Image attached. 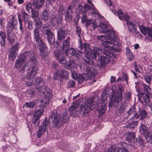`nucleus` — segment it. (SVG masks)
<instances>
[{
    "mask_svg": "<svg viewBox=\"0 0 152 152\" xmlns=\"http://www.w3.org/2000/svg\"><path fill=\"white\" fill-rule=\"evenodd\" d=\"M103 33L107 34L106 36V38L107 39L106 41L102 43V45L104 47L103 53L108 57L115 58L116 56L113 53L114 49L113 45L120 46L121 45V42L118 38L114 36L115 34L114 31L107 30L103 31Z\"/></svg>",
    "mask_w": 152,
    "mask_h": 152,
    "instance_id": "nucleus-1",
    "label": "nucleus"
},
{
    "mask_svg": "<svg viewBox=\"0 0 152 152\" xmlns=\"http://www.w3.org/2000/svg\"><path fill=\"white\" fill-rule=\"evenodd\" d=\"M102 52V49L99 47H94L92 51L91 50L89 54H88L86 56L87 59L85 60V64L87 66L88 65L93 66L94 64V61L89 58L91 57L93 59H96L98 57L97 61L98 65L104 67L106 64L108 63L110 61V59L105 56H100V53Z\"/></svg>",
    "mask_w": 152,
    "mask_h": 152,
    "instance_id": "nucleus-2",
    "label": "nucleus"
},
{
    "mask_svg": "<svg viewBox=\"0 0 152 152\" xmlns=\"http://www.w3.org/2000/svg\"><path fill=\"white\" fill-rule=\"evenodd\" d=\"M29 62L31 65L26 75V84L27 86H31L34 84L35 80L33 79V78L36 75L38 69L37 66V62L35 57H31Z\"/></svg>",
    "mask_w": 152,
    "mask_h": 152,
    "instance_id": "nucleus-3",
    "label": "nucleus"
},
{
    "mask_svg": "<svg viewBox=\"0 0 152 152\" xmlns=\"http://www.w3.org/2000/svg\"><path fill=\"white\" fill-rule=\"evenodd\" d=\"M51 118L56 128L60 127L63 123H66L68 119V115L65 113L60 116H56V114H53Z\"/></svg>",
    "mask_w": 152,
    "mask_h": 152,
    "instance_id": "nucleus-4",
    "label": "nucleus"
},
{
    "mask_svg": "<svg viewBox=\"0 0 152 152\" xmlns=\"http://www.w3.org/2000/svg\"><path fill=\"white\" fill-rule=\"evenodd\" d=\"M84 68L86 69V72L83 74L80 75L79 76V78L82 81L93 78L96 74L97 71L95 69L86 65Z\"/></svg>",
    "mask_w": 152,
    "mask_h": 152,
    "instance_id": "nucleus-5",
    "label": "nucleus"
},
{
    "mask_svg": "<svg viewBox=\"0 0 152 152\" xmlns=\"http://www.w3.org/2000/svg\"><path fill=\"white\" fill-rule=\"evenodd\" d=\"M123 91L122 86L121 85H119L116 93L112 96V99H111L109 103V106L110 107H111L114 103H118L121 101Z\"/></svg>",
    "mask_w": 152,
    "mask_h": 152,
    "instance_id": "nucleus-6",
    "label": "nucleus"
},
{
    "mask_svg": "<svg viewBox=\"0 0 152 152\" xmlns=\"http://www.w3.org/2000/svg\"><path fill=\"white\" fill-rule=\"evenodd\" d=\"M126 145V143H124L122 144H119L117 147L112 145L106 148L104 152H128L125 147Z\"/></svg>",
    "mask_w": 152,
    "mask_h": 152,
    "instance_id": "nucleus-7",
    "label": "nucleus"
},
{
    "mask_svg": "<svg viewBox=\"0 0 152 152\" xmlns=\"http://www.w3.org/2000/svg\"><path fill=\"white\" fill-rule=\"evenodd\" d=\"M30 52L26 53L22 55L20 57L17 59L15 64V66L17 68H19L21 67L24 64V66L21 68V71H24L25 66L27 65V62H26L27 58L26 56L30 54Z\"/></svg>",
    "mask_w": 152,
    "mask_h": 152,
    "instance_id": "nucleus-8",
    "label": "nucleus"
},
{
    "mask_svg": "<svg viewBox=\"0 0 152 152\" xmlns=\"http://www.w3.org/2000/svg\"><path fill=\"white\" fill-rule=\"evenodd\" d=\"M139 28L142 33L146 36L145 38L147 40L152 41V27H147L143 25L139 26Z\"/></svg>",
    "mask_w": 152,
    "mask_h": 152,
    "instance_id": "nucleus-9",
    "label": "nucleus"
},
{
    "mask_svg": "<svg viewBox=\"0 0 152 152\" xmlns=\"http://www.w3.org/2000/svg\"><path fill=\"white\" fill-rule=\"evenodd\" d=\"M96 103L93 99L88 100L86 105H85L83 107L82 110L84 113H87L88 112V109L90 110H93L96 107Z\"/></svg>",
    "mask_w": 152,
    "mask_h": 152,
    "instance_id": "nucleus-10",
    "label": "nucleus"
},
{
    "mask_svg": "<svg viewBox=\"0 0 152 152\" xmlns=\"http://www.w3.org/2000/svg\"><path fill=\"white\" fill-rule=\"evenodd\" d=\"M148 94L143 93L139 94V100L141 103H144L145 105L150 106V100Z\"/></svg>",
    "mask_w": 152,
    "mask_h": 152,
    "instance_id": "nucleus-11",
    "label": "nucleus"
},
{
    "mask_svg": "<svg viewBox=\"0 0 152 152\" xmlns=\"http://www.w3.org/2000/svg\"><path fill=\"white\" fill-rule=\"evenodd\" d=\"M50 127V124L47 121H44L43 122L42 126L39 127L37 131V135L39 137H40L43 133L47 131Z\"/></svg>",
    "mask_w": 152,
    "mask_h": 152,
    "instance_id": "nucleus-12",
    "label": "nucleus"
},
{
    "mask_svg": "<svg viewBox=\"0 0 152 152\" xmlns=\"http://www.w3.org/2000/svg\"><path fill=\"white\" fill-rule=\"evenodd\" d=\"M18 44H16L12 47L10 50V58L13 60L15 58L18 52Z\"/></svg>",
    "mask_w": 152,
    "mask_h": 152,
    "instance_id": "nucleus-13",
    "label": "nucleus"
},
{
    "mask_svg": "<svg viewBox=\"0 0 152 152\" xmlns=\"http://www.w3.org/2000/svg\"><path fill=\"white\" fill-rule=\"evenodd\" d=\"M70 37H68L66 39L64 40L63 42V46L62 48L63 52L62 54L64 53L66 54L68 53V50L69 48L70 43L69 42Z\"/></svg>",
    "mask_w": 152,
    "mask_h": 152,
    "instance_id": "nucleus-14",
    "label": "nucleus"
},
{
    "mask_svg": "<svg viewBox=\"0 0 152 152\" xmlns=\"http://www.w3.org/2000/svg\"><path fill=\"white\" fill-rule=\"evenodd\" d=\"M117 14L118 18L121 20H125L126 21L129 18V16L126 13H124L121 10H119L117 12Z\"/></svg>",
    "mask_w": 152,
    "mask_h": 152,
    "instance_id": "nucleus-15",
    "label": "nucleus"
},
{
    "mask_svg": "<svg viewBox=\"0 0 152 152\" xmlns=\"http://www.w3.org/2000/svg\"><path fill=\"white\" fill-rule=\"evenodd\" d=\"M51 21L53 24L57 23L58 25L61 24L62 23V18L61 15H53L51 18Z\"/></svg>",
    "mask_w": 152,
    "mask_h": 152,
    "instance_id": "nucleus-16",
    "label": "nucleus"
},
{
    "mask_svg": "<svg viewBox=\"0 0 152 152\" xmlns=\"http://www.w3.org/2000/svg\"><path fill=\"white\" fill-rule=\"evenodd\" d=\"M135 134L134 132H129L126 135V140L129 142H134Z\"/></svg>",
    "mask_w": 152,
    "mask_h": 152,
    "instance_id": "nucleus-17",
    "label": "nucleus"
},
{
    "mask_svg": "<svg viewBox=\"0 0 152 152\" xmlns=\"http://www.w3.org/2000/svg\"><path fill=\"white\" fill-rule=\"evenodd\" d=\"M72 11L70 6H69L68 8L65 16V19L67 22H69L72 20Z\"/></svg>",
    "mask_w": 152,
    "mask_h": 152,
    "instance_id": "nucleus-18",
    "label": "nucleus"
},
{
    "mask_svg": "<svg viewBox=\"0 0 152 152\" xmlns=\"http://www.w3.org/2000/svg\"><path fill=\"white\" fill-rule=\"evenodd\" d=\"M126 22L129 31L132 33L136 32L137 31V28L135 27L136 25L131 21L128 20Z\"/></svg>",
    "mask_w": 152,
    "mask_h": 152,
    "instance_id": "nucleus-19",
    "label": "nucleus"
},
{
    "mask_svg": "<svg viewBox=\"0 0 152 152\" xmlns=\"http://www.w3.org/2000/svg\"><path fill=\"white\" fill-rule=\"evenodd\" d=\"M128 114L127 117L129 119H136L137 113L135 108H131L128 112Z\"/></svg>",
    "mask_w": 152,
    "mask_h": 152,
    "instance_id": "nucleus-20",
    "label": "nucleus"
},
{
    "mask_svg": "<svg viewBox=\"0 0 152 152\" xmlns=\"http://www.w3.org/2000/svg\"><path fill=\"white\" fill-rule=\"evenodd\" d=\"M41 32L44 34L47 35L50 34L52 32L51 31V27L48 25L45 24L41 30Z\"/></svg>",
    "mask_w": 152,
    "mask_h": 152,
    "instance_id": "nucleus-21",
    "label": "nucleus"
},
{
    "mask_svg": "<svg viewBox=\"0 0 152 152\" xmlns=\"http://www.w3.org/2000/svg\"><path fill=\"white\" fill-rule=\"evenodd\" d=\"M66 33L65 30L62 28L59 29L58 31V38L59 40H61L64 39L66 36Z\"/></svg>",
    "mask_w": 152,
    "mask_h": 152,
    "instance_id": "nucleus-22",
    "label": "nucleus"
},
{
    "mask_svg": "<svg viewBox=\"0 0 152 152\" xmlns=\"http://www.w3.org/2000/svg\"><path fill=\"white\" fill-rule=\"evenodd\" d=\"M98 110L99 113L98 116L99 118H101L107 110V106L105 103L102 104L101 105L100 107L99 108Z\"/></svg>",
    "mask_w": 152,
    "mask_h": 152,
    "instance_id": "nucleus-23",
    "label": "nucleus"
},
{
    "mask_svg": "<svg viewBox=\"0 0 152 152\" xmlns=\"http://www.w3.org/2000/svg\"><path fill=\"white\" fill-rule=\"evenodd\" d=\"M79 105L75 102L73 103V104L69 108V110L70 112V114H73L75 113L78 110V108H79Z\"/></svg>",
    "mask_w": 152,
    "mask_h": 152,
    "instance_id": "nucleus-24",
    "label": "nucleus"
},
{
    "mask_svg": "<svg viewBox=\"0 0 152 152\" xmlns=\"http://www.w3.org/2000/svg\"><path fill=\"white\" fill-rule=\"evenodd\" d=\"M44 3V0H34L33 3V6H35L37 10H39Z\"/></svg>",
    "mask_w": 152,
    "mask_h": 152,
    "instance_id": "nucleus-25",
    "label": "nucleus"
},
{
    "mask_svg": "<svg viewBox=\"0 0 152 152\" xmlns=\"http://www.w3.org/2000/svg\"><path fill=\"white\" fill-rule=\"evenodd\" d=\"M147 115V113L145 110H140L137 114L136 119H137L140 117V120H142L146 117Z\"/></svg>",
    "mask_w": 152,
    "mask_h": 152,
    "instance_id": "nucleus-26",
    "label": "nucleus"
},
{
    "mask_svg": "<svg viewBox=\"0 0 152 152\" xmlns=\"http://www.w3.org/2000/svg\"><path fill=\"white\" fill-rule=\"evenodd\" d=\"M45 84L37 86V88L38 89V93L39 95H40L41 94H45L47 92V88Z\"/></svg>",
    "mask_w": 152,
    "mask_h": 152,
    "instance_id": "nucleus-27",
    "label": "nucleus"
},
{
    "mask_svg": "<svg viewBox=\"0 0 152 152\" xmlns=\"http://www.w3.org/2000/svg\"><path fill=\"white\" fill-rule=\"evenodd\" d=\"M40 15L41 18L44 20H47L49 18V14L46 10L43 11Z\"/></svg>",
    "mask_w": 152,
    "mask_h": 152,
    "instance_id": "nucleus-28",
    "label": "nucleus"
},
{
    "mask_svg": "<svg viewBox=\"0 0 152 152\" xmlns=\"http://www.w3.org/2000/svg\"><path fill=\"white\" fill-rule=\"evenodd\" d=\"M34 36L36 42H38L41 39L39 37V32L37 27L35 28L34 29Z\"/></svg>",
    "mask_w": 152,
    "mask_h": 152,
    "instance_id": "nucleus-29",
    "label": "nucleus"
},
{
    "mask_svg": "<svg viewBox=\"0 0 152 152\" xmlns=\"http://www.w3.org/2000/svg\"><path fill=\"white\" fill-rule=\"evenodd\" d=\"M142 91H144L143 93L150 94L151 92V88L149 86H148L145 83L142 84Z\"/></svg>",
    "mask_w": 152,
    "mask_h": 152,
    "instance_id": "nucleus-30",
    "label": "nucleus"
},
{
    "mask_svg": "<svg viewBox=\"0 0 152 152\" xmlns=\"http://www.w3.org/2000/svg\"><path fill=\"white\" fill-rule=\"evenodd\" d=\"M34 84L36 86V88H37V86H42L45 83L41 78L38 77L35 79Z\"/></svg>",
    "mask_w": 152,
    "mask_h": 152,
    "instance_id": "nucleus-31",
    "label": "nucleus"
},
{
    "mask_svg": "<svg viewBox=\"0 0 152 152\" xmlns=\"http://www.w3.org/2000/svg\"><path fill=\"white\" fill-rule=\"evenodd\" d=\"M48 41L50 45H53L55 43V38L53 32L47 35Z\"/></svg>",
    "mask_w": 152,
    "mask_h": 152,
    "instance_id": "nucleus-32",
    "label": "nucleus"
},
{
    "mask_svg": "<svg viewBox=\"0 0 152 152\" xmlns=\"http://www.w3.org/2000/svg\"><path fill=\"white\" fill-rule=\"evenodd\" d=\"M34 24L36 26L37 28H41L42 25V23L41 21L39 18H38L34 19Z\"/></svg>",
    "mask_w": 152,
    "mask_h": 152,
    "instance_id": "nucleus-33",
    "label": "nucleus"
},
{
    "mask_svg": "<svg viewBox=\"0 0 152 152\" xmlns=\"http://www.w3.org/2000/svg\"><path fill=\"white\" fill-rule=\"evenodd\" d=\"M83 45L84 48V53L86 56L88 53L89 54V53H90L91 50L90 48V45L89 44L86 43H84L83 44Z\"/></svg>",
    "mask_w": 152,
    "mask_h": 152,
    "instance_id": "nucleus-34",
    "label": "nucleus"
},
{
    "mask_svg": "<svg viewBox=\"0 0 152 152\" xmlns=\"http://www.w3.org/2000/svg\"><path fill=\"white\" fill-rule=\"evenodd\" d=\"M140 130L142 133L144 135H147V134L149 132L147 128L144 125L141 124L140 127Z\"/></svg>",
    "mask_w": 152,
    "mask_h": 152,
    "instance_id": "nucleus-35",
    "label": "nucleus"
},
{
    "mask_svg": "<svg viewBox=\"0 0 152 152\" xmlns=\"http://www.w3.org/2000/svg\"><path fill=\"white\" fill-rule=\"evenodd\" d=\"M49 98L44 96L41 100V105L42 107L47 106L49 103Z\"/></svg>",
    "mask_w": 152,
    "mask_h": 152,
    "instance_id": "nucleus-36",
    "label": "nucleus"
},
{
    "mask_svg": "<svg viewBox=\"0 0 152 152\" xmlns=\"http://www.w3.org/2000/svg\"><path fill=\"white\" fill-rule=\"evenodd\" d=\"M78 48L80 50L76 51L75 55V56L77 58H79L81 57L82 54L81 51H82L83 49V45L81 44H80Z\"/></svg>",
    "mask_w": 152,
    "mask_h": 152,
    "instance_id": "nucleus-37",
    "label": "nucleus"
},
{
    "mask_svg": "<svg viewBox=\"0 0 152 152\" xmlns=\"http://www.w3.org/2000/svg\"><path fill=\"white\" fill-rule=\"evenodd\" d=\"M61 77L66 78L68 77L69 73L68 72L65 70H62L61 71H59Z\"/></svg>",
    "mask_w": 152,
    "mask_h": 152,
    "instance_id": "nucleus-38",
    "label": "nucleus"
},
{
    "mask_svg": "<svg viewBox=\"0 0 152 152\" xmlns=\"http://www.w3.org/2000/svg\"><path fill=\"white\" fill-rule=\"evenodd\" d=\"M144 136L148 142L152 143V132H149L147 135H145Z\"/></svg>",
    "mask_w": 152,
    "mask_h": 152,
    "instance_id": "nucleus-39",
    "label": "nucleus"
},
{
    "mask_svg": "<svg viewBox=\"0 0 152 152\" xmlns=\"http://www.w3.org/2000/svg\"><path fill=\"white\" fill-rule=\"evenodd\" d=\"M44 110H38L35 112L34 114V116L39 118L42 114Z\"/></svg>",
    "mask_w": 152,
    "mask_h": 152,
    "instance_id": "nucleus-40",
    "label": "nucleus"
},
{
    "mask_svg": "<svg viewBox=\"0 0 152 152\" xmlns=\"http://www.w3.org/2000/svg\"><path fill=\"white\" fill-rule=\"evenodd\" d=\"M138 124L137 121H133L126 126L127 128H133L136 127Z\"/></svg>",
    "mask_w": 152,
    "mask_h": 152,
    "instance_id": "nucleus-41",
    "label": "nucleus"
},
{
    "mask_svg": "<svg viewBox=\"0 0 152 152\" xmlns=\"http://www.w3.org/2000/svg\"><path fill=\"white\" fill-rule=\"evenodd\" d=\"M40 56L42 58L47 57L48 54V51L47 50V49H45V50H40Z\"/></svg>",
    "mask_w": 152,
    "mask_h": 152,
    "instance_id": "nucleus-42",
    "label": "nucleus"
},
{
    "mask_svg": "<svg viewBox=\"0 0 152 152\" xmlns=\"http://www.w3.org/2000/svg\"><path fill=\"white\" fill-rule=\"evenodd\" d=\"M39 13L38 12L34 10H32L31 11V17L34 19L39 18Z\"/></svg>",
    "mask_w": 152,
    "mask_h": 152,
    "instance_id": "nucleus-43",
    "label": "nucleus"
},
{
    "mask_svg": "<svg viewBox=\"0 0 152 152\" xmlns=\"http://www.w3.org/2000/svg\"><path fill=\"white\" fill-rule=\"evenodd\" d=\"M99 27L102 29L101 31L103 32V31L106 30H105L107 28V26L106 24L103 23L101 21H100Z\"/></svg>",
    "mask_w": 152,
    "mask_h": 152,
    "instance_id": "nucleus-44",
    "label": "nucleus"
},
{
    "mask_svg": "<svg viewBox=\"0 0 152 152\" xmlns=\"http://www.w3.org/2000/svg\"><path fill=\"white\" fill-rule=\"evenodd\" d=\"M58 61L61 63L63 64H66V61L65 58L63 56H61L58 58Z\"/></svg>",
    "mask_w": 152,
    "mask_h": 152,
    "instance_id": "nucleus-45",
    "label": "nucleus"
},
{
    "mask_svg": "<svg viewBox=\"0 0 152 152\" xmlns=\"http://www.w3.org/2000/svg\"><path fill=\"white\" fill-rule=\"evenodd\" d=\"M18 18L19 21L20 23V27L19 28L20 31H21L22 33H23L24 31L23 30V28L22 26V20L21 19V15H18Z\"/></svg>",
    "mask_w": 152,
    "mask_h": 152,
    "instance_id": "nucleus-46",
    "label": "nucleus"
},
{
    "mask_svg": "<svg viewBox=\"0 0 152 152\" xmlns=\"http://www.w3.org/2000/svg\"><path fill=\"white\" fill-rule=\"evenodd\" d=\"M76 52V51H75L73 48H71L70 49L69 48L68 50V53L65 54L66 55H67L69 53L71 56H75Z\"/></svg>",
    "mask_w": 152,
    "mask_h": 152,
    "instance_id": "nucleus-47",
    "label": "nucleus"
},
{
    "mask_svg": "<svg viewBox=\"0 0 152 152\" xmlns=\"http://www.w3.org/2000/svg\"><path fill=\"white\" fill-rule=\"evenodd\" d=\"M105 36H106V35ZM97 37L98 40L103 41L102 42L106 41V39L107 40V39L106 38V36H104L102 35H98L97 36Z\"/></svg>",
    "mask_w": 152,
    "mask_h": 152,
    "instance_id": "nucleus-48",
    "label": "nucleus"
},
{
    "mask_svg": "<svg viewBox=\"0 0 152 152\" xmlns=\"http://www.w3.org/2000/svg\"><path fill=\"white\" fill-rule=\"evenodd\" d=\"M26 9L28 12H29L30 10H34L32 7V4L30 3H28L26 5Z\"/></svg>",
    "mask_w": 152,
    "mask_h": 152,
    "instance_id": "nucleus-49",
    "label": "nucleus"
},
{
    "mask_svg": "<svg viewBox=\"0 0 152 152\" xmlns=\"http://www.w3.org/2000/svg\"><path fill=\"white\" fill-rule=\"evenodd\" d=\"M26 107L30 108H33L35 106V103L33 102H31L29 103L26 102L25 104Z\"/></svg>",
    "mask_w": 152,
    "mask_h": 152,
    "instance_id": "nucleus-50",
    "label": "nucleus"
},
{
    "mask_svg": "<svg viewBox=\"0 0 152 152\" xmlns=\"http://www.w3.org/2000/svg\"><path fill=\"white\" fill-rule=\"evenodd\" d=\"M61 77V75H60L59 71H58L57 72H56L54 74V79L56 80H58L60 79Z\"/></svg>",
    "mask_w": 152,
    "mask_h": 152,
    "instance_id": "nucleus-51",
    "label": "nucleus"
},
{
    "mask_svg": "<svg viewBox=\"0 0 152 152\" xmlns=\"http://www.w3.org/2000/svg\"><path fill=\"white\" fill-rule=\"evenodd\" d=\"M125 108V106L124 105L122 104L120 107L118 108L117 110L118 112L119 113H122L124 111V109Z\"/></svg>",
    "mask_w": 152,
    "mask_h": 152,
    "instance_id": "nucleus-52",
    "label": "nucleus"
},
{
    "mask_svg": "<svg viewBox=\"0 0 152 152\" xmlns=\"http://www.w3.org/2000/svg\"><path fill=\"white\" fill-rule=\"evenodd\" d=\"M65 8L63 6H60L58 11V13L60 15L64 14L65 12Z\"/></svg>",
    "mask_w": 152,
    "mask_h": 152,
    "instance_id": "nucleus-53",
    "label": "nucleus"
},
{
    "mask_svg": "<svg viewBox=\"0 0 152 152\" xmlns=\"http://www.w3.org/2000/svg\"><path fill=\"white\" fill-rule=\"evenodd\" d=\"M12 23L10 24V28H11L12 29L13 28L15 24H16L17 23L16 19L15 18L14 16H12Z\"/></svg>",
    "mask_w": 152,
    "mask_h": 152,
    "instance_id": "nucleus-54",
    "label": "nucleus"
},
{
    "mask_svg": "<svg viewBox=\"0 0 152 152\" xmlns=\"http://www.w3.org/2000/svg\"><path fill=\"white\" fill-rule=\"evenodd\" d=\"M54 54L56 58H60L61 56H63L61 53H60L59 51L58 50H56L54 52Z\"/></svg>",
    "mask_w": 152,
    "mask_h": 152,
    "instance_id": "nucleus-55",
    "label": "nucleus"
},
{
    "mask_svg": "<svg viewBox=\"0 0 152 152\" xmlns=\"http://www.w3.org/2000/svg\"><path fill=\"white\" fill-rule=\"evenodd\" d=\"M84 9V7L80 4H79L77 8V11L79 12V13H82L83 12Z\"/></svg>",
    "mask_w": 152,
    "mask_h": 152,
    "instance_id": "nucleus-56",
    "label": "nucleus"
},
{
    "mask_svg": "<svg viewBox=\"0 0 152 152\" xmlns=\"http://www.w3.org/2000/svg\"><path fill=\"white\" fill-rule=\"evenodd\" d=\"M107 95L104 93L102 94L101 95V100L104 103H105V101L107 100Z\"/></svg>",
    "mask_w": 152,
    "mask_h": 152,
    "instance_id": "nucleus-57",
    "label": "nucleus"
},
{
    "mask_svg": "<svg viewBox=\"0 0 152 152\" xmlns=\"http://www.w3.org/2000/svg\"><path fill=\"white\" fill-rule=\"evenodd\" d=\"M137 142L140 145H143V142L142 140L141 139L140 136H138L136 139Z\"/></svg>",
    "mask_w": 152,
    "mask_h": 152,
    "instance_id": "nucleus-58",
    "label": "nucleus"
},
{
    "mask_svg": "<svg viewBox=\"0 0 152 152\" xmlns=\"http://www.w3.org/2000/svg\"><path fill=\"white\" fill-rule=\"evenodd\" d=\"M76 32L77 35L80 38V34L81 32V29L80 28L77 26L75 28Z\"/></svg>",
    "mask_w": 152,
    "mask_h": 152,
    "instance_id": "nucleus-59",
    "label": "nucleus"
},
{
    "mask_svg": "<svg viewBox=\"0 0 152 152\" xmlns=\"http://www.w3.org/2000/svg\"><path fill=\"white\" fill-rule=\"evenodd\" d=\"M71 73L73 79H75L78 77L77 74L75 71H71Z\"/></svg>",
    "mask_w": 152,
    "mask_h": 152,
    "instance_id": "nucleus-60",
    "label": "nucleus"
},
{
    "mask_svg": "<svg viewBox=\"0 0 152 152\" xmlns=\"http://www.w3.org/2000/svg\"><path fill=\"white\" fill-rule=\"evenodd\" d=\"M87 24L88 25H90V24H92L94 23H96V20L94 19H89L88 20V21L86 22Z\"/></svg>",
    "mask_w": 152,
    "mask_h": 152,
    "instance_id": "nucleus-61",
    "label": "nucleus"
},
{
    "mask_svg": "<svg viewBox=\"0 0 152 152\" xmlns=\"http://www.w3.org/2000/svg\"><path fill=\"white\" fill-rule=\"evenodd\" d=\"M135 87L137 92L138 93V95H139V94H141L142 93V89H141L140 87L138 86H135Z\"/></svg>",
    "mask_w": 152,
    "mask_h": 152,
    "instance_id": "nucleus-62",
    "label": "nucleus"
},
{
    "mask_svg": "<svg viewBox=\"0 0 152 152\" xmlns=\"http://www.w3.org/2000/svg\"><path fill=\"white\" fill-rule=\"evenodd\" d=\"M68 86L69 87H72L75 85V82L73 80H70L68 83Z\"/></svg>",
    "mask_w": 152,
    "mask_h": 152,
    "instance_id": "nucleus-63",
    "label": "nucleus"
},
{
    "mask_svg": "<svg viewBox=\"0 0 152 152\" xmlns=\"http://www.w3.org/2000/svg\"><path fill=\"white\" fill-rule=\"evenodd\" d=\"M151 78L149 76H148L145 78L146 82L149 84H151Z\"/></svg>",
    "mask_w": 152,
    "mask_h": 152,
    "instance_id": "nucleus-64",
    "label": "nucleus"
}]
</instances>
